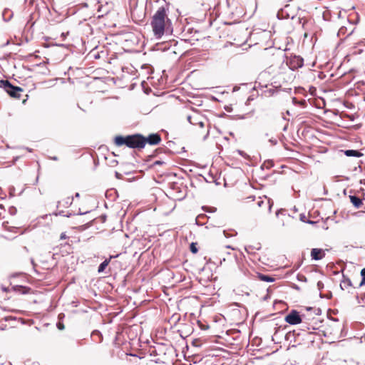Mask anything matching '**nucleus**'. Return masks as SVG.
Instances as JSON below:
<instances>
[{"instance_id": "f257e3e1", "label": "nucleus", "mask_w": 365, "mask_h": 365, "mask_svg": "<svg viewBox=\"0 0 365 365\" xmlns=\"http://www.w3.org/2000/svg\"><path fill=\"white\" fill-rule=\"evenodd\" d=\"M243 207L252 215L258 217H264L271 212L272 203L267 197L248 196L243 199Z\"/></svg>"}, {"instance_id": "f03ea898", "label": "nucleus", "mask_w": 365, "mask_h": 365, "mask_svg": "<svg viewBox=\"0 0 365 365\" xmlns=\"http://www.w3.org/2000/svg\"><path fill=\"white\" fill-rule=\"evenodd\" d=\"M144 135L140 133L116 135L113 139L114 144L118 147L125 145L131 149L141 150L144 148Z\"/></svg>"}, {"instance_id": "7ed1b4c3", "label": "nucleus", "mask_w": 365, "mask_h": 365, "mask_svg": "<svg viewBox=\"0 0 365 365\" xmlns=\"http://www.w3.org/2000/svg\"><path fill=\"white\" fill-rule=\"evenodd\" d=\"M285 56L282 51L272 53L267 57V64L271 72L276 74H282L285 71Z\"/></svg>"}, {"instance_id": "20e7f679", "label": "nucleus", "mask_w": 365, "mask_h": 365, "mask_svg": "<svg viewBox=\"0 0 365 365\" xmlns=\"http://www.w3.org/2000/svg\"><path fill=\"white\" fill-rule=\"evenodd\" d=\"M1 86L12 98L20 99L23 89L18 86H12L8 81H1Z\"/></svg>"}, {"instance_id": "39448f33", "label": "nucleus", "mask_w": 365, "mask_h": 365, "mask_svg": "<svg viewBox=\"0 0 365 365\" xmlns=\"http://www.w3.org/2000/svg\"><path fill=\"white\" fill-rule=\"evenodd\" d=\"M304 316V314L300 315L297 310L292 309L285 316L284 321L291 325L299 324L303 321Z\"/></svg>"}, {"instance_id": "423d86ee", "label": "nucleus", "mask_w": 365, "mask_h": 365, "mask_svg": "<svg viewBox=\"0 0 365 365\" xmlns=\"http://www.w3.org/2000/svg\"><path fill=\"white\" fill-rule=\"evenodd\" d=\"M168 8L164 6L160 7L153 16L152 23H170V20L168 19L166 11Z\"/></svg>"}, {"instance_id": "0eeeda50", "label": "nucleus", "mask_w": 365, "mask_h": 365, "mask_svg": "<svg viewBox=\"0 0 365 365\" xmlns=\"http://www.w3.org/2000/svg\"><path fill=\"white\" fill-rule=\"evenodd\" d=\"M284 64L285 69L287 68V66H289L290 69L296 70L303 66L304 60L302 57L299 56H290V58L287 61V62H284Z\"/></svg>"}, {"instance_id": "6e6552de", "label": "nucleus", "mask_w": 365, "mask_h": 365, "mask_svg": "<svg viewBox=\"0 0 365 365\" xmlns=\"http://www.w3.org/2000/svg\"><path fill=\"white\" fill-rule=\"evenodd\" d=\"M153 30L156 38H160L166 33L170 34L172 30L170 28V24H153Z\"/></svg>"}, {"instance_id": "1a4fd4ad", "label": "nucleus", "mask_w": 365, "mask_h": 365, "mask_svg": "<svg viewBox=\"0 0 365 365\" xmlns=\"http://www.w3.org/2000/svg\"><path fill=\"white\" fill-rule=\"evenodd\" d=\"M144 147L146 144L149 145H157L161 143V136L158 133H151L148 136H144Z\"/></svg>"}, {"instance_id": "9d476101", "label": "nucleus", "mask_w": 365, "mask_h": 365, "mask_svg": "<svg viewBox=\"0 0 365 365\" xmlns=\"http://www.w3.org/2000/svg\"><path fill=\"white\" fill-rule=\"evenodd\" d=\"M325 256V252L322 249L314 248L311 251V257L312 259L320 260Z\"/></svg>"}, {"instance_id": "9b49d317", "label": "nucleus", "mask_w": 365, "mask_h": 365, "mask_svg": "<svg viewBox=\"0 0 365 365\" xmlns=\"http://www.w3.org/2000/svg\"><path fill=\"white\" fill-rule=\"evenodd\" d=\"M307 320H308V318L304 315L303 317V321L300 323V324H302L301 330L307 331L309 334H313L314 331L316 330L317 328L314 325H311L310 327H308Z\"/></svg>"}, {"instance_id": "f8f14e48", "label": "nucleus", "mask_w": 365, "mask_h": 365, "mask_svg": "<svg viewBox=\"0 0 365 365\" xmlns=\"http://www.w3.org/2000/svg\"><path fill=\"white\" fill-rule=\"evenodd\" d=\"M307 320H308V318L304 315L303 317V321L300 323V324H302L301 330L307 331L309 334H313L314 331L316 330L317 328L314 325H311L310 327H308Z\"/></svg>"}, {"instance_id": "ddd939ff", "label": "nucleus", "mask_w": 365, "mask_h": 365, "mask_svg": "<svg viewBox=\"0 0 365 365\" xmlns=\"http://www.w3.org/2000/svg\"><path fill=\"white\" fill-rule=\"evenodd\" d=\"M349 199L356 208H360L363 205L361 199L356 195H349Z\"/></svg>"}, {"instance_id": "4468645a", "label": "nucleus", "mask_w": 365, "mask_h": 365, "mask_svg": "<svg viewBox=\"0 0 365 365\" xmlns=\"http://www.w3.org/2000/svg\"><path fill=\"white\" fill-rule=\"evenodd\" d=\"M256 277L258 279L266 282H272L275 280L274 277L262 273H257Z\"/></svg>"}, {"instance_id": "2eb2a0df", "label": "nucleus", "mask_w": 365, "mask_h": 365, "mask_svg": "<svg viewBox=\"0 0 365 365\" xmlns=\"http://www.w3.org/2000/svg\"><path fill=\"white\" fill-rule=\"evenodd\" d=\"M345 155L348 157H361L362 153L356 150H346L344 152Z\"/></svg>"}, {"instance_id": "dca6fc26", "label": "nucleus", "mask_w": 365, "mask_h": 365, "mask_svg": "<svg viewBox=\"0 0 365 365\" xmlns=\"http://www.w3.org/2000/svg\"><path fill=\"white\" fill-rule=\"evenodd\" d=\"M114 256H110L109 259H106V260H104L98 267V272H103L105 269L106 268V267L108 265V264L110 263V259L112 258H113Z\"/></svg>"}, {"instance_id": "f3484780", "label": "nucleus", "mask_w": 365, "mask_h": 365, "mask_svg": "<svg viewBox=\"0 0 365 365\" xmlns=\"http://www.w3.org/2000/svg\"><path fill=\"white\" fill-rule=\"evenodd\" d=\"M197 242H192L190 245V250L192 253L196 254L198 252L197 249Z\"/></svg>"}, {"instance_id": "a211bd4d", "label": "nucleus", "mask_w": 365, "mask_h": 365, "mask_svg": "<svg viewBox=\"0 0 365 365\" xmlns=\"http://www.w3.org/2000/svg\"><path fill=\"white\" fill-rule=\"evenodd\" d=\"M361 276L362 279L361 282L359 283L360 287L365 285V267L361 270Z\"/></svg>"}, {"instance_id": "6ab92c4d", "label": "nucleus", "mask_w": 365, "mask_h": 365, "mask_svg": "<svg viewBox=\"0 0 365 365\" xmlns=\"http://www.w3.org/2000/svg\"><path fill=\"white\" fill-rule=\"evenodd\" d=\"M358 302L361 304V306H365V292L358 297Z\"/></svg>"}, {"instance_id": "aec40b11", "label": "nucleus", "mask_w": 365, "mask_h": 365, "mask_svg": "<svg viewBox=\"0 0 365 365\" xmlns=\"http://www.w3.org/2000/svg\"><path fill=\"white\" fill-rule=\"evenodd\" d=\"M197 324L199 325V327H200V329L202 330H207L208 328H209V326L208 325H204L202 322H200V321L197 322Z\"/></svg>"}, {"instance_id": "412c9836", "label": "nucleus", "mask_w": 365, "mask_h": 365, "mask_svg": "<svg viewBox=\"0 0 365 365\" xmlns=\"http://www.w3.org/2000/svg\"><path fill=\"white\" fill-rule=\"evenodd\" d=\"M317 319L315 318H312V319L311 320V322H309V319L307 320V325L308 327H310L311 325H314L315 326L317 324Z\"/></svg>"}, {"instance_id": "4be33fe9", "label": "nucleus", "mask_w": 365, "mask_h": 365, "mask_svg": "<svg viewBox=\"0 0 365 365\" xmlns=\"http://www.w3.org/2000/svg\"><path fill=\"white\" fill-rule=\"evenodd\" d=\"M57 327H58V329L63 330L64 329V324L63 323H61V322H58L57 324Z\"/></svg>"}, {"instance_id": "5701e85b", "label": "nucleus", "mask_w": 365, "mask_h": 365, "mask_svg": "<svg viewBox=\"0 0 365 365\" xmlns=\"http://www.w3.org/2000/svg\"><path fill=\"white\" fill-rule=\"evenodd\" d=\"M67 238H68V237L66 235V234L65 232H62L61 234V236H60L61 240H66Z\"/></svg>"}, {"instance_id": "b1692460", "label": "nucleus", "mask_w": 365, "mask_h": 365, "mask_svg": "<svg viewBox=\"0 0 365 365\" xmlns=\"http://www.w3.org/2000/svg\"><path fill=\"white\" fill-rule=\"evenodd\" d=\"M283 15H284V11L283 10H282V11H279L277 13V16H278L279 19H280V16H283Z\"/></svg>"}, {"instance_id": "393cba45", "label": "nucleus", "mask_w": 365, "mask_h": 365, "mask_svg": "<svg viewBox=\"0 0 365 365\" xmlns=\"http://www.w3.org/2000/svg\"><path fill=\"white\" fill-rule=\"evenodd\" d=\"M163 164V162L160 161V160H157L155 161L153 164V166L155 165H162Z\"/></svg>"}, {"instance_id": "a878e982", "label": "nucleus", "mask_w": 365, "mask_h": 365, "mask_svg": "<svg viewBox=\"0 0 365 365\" xmlns=\"http://www.w3.org/2000/svg\"><path fill=\"white\" fill-rule=\"evenodd\" d=\"M196 123L198 124L201 128L204 127V123L202 121H199Z\"/></svg>"}, {"instance_id": "bb28decb", "label": "nucleus", "mask_w": 365, "mask_h": 365, "mask_svg": "<svg viewBox=\"0 0 365 365\" xmlns=\"http://www.w3.org/2000/svg\"><path fill=\"white\" fill-rule=\"evenodd\" d=\"M187 119H188V120H189V122H190V123H192V124H194V123H193V122L191 120V119H192V117H191V116H188Z\"/></svg>"}, {"instance_id": "cd10ccee", "label": "nucleus", "mask_w": 365, "mask_h": 365, "mask_svg": "<svg viewBox=\"0 0 365 365\" xmlns=\"http://www.w3.org/2000/svg\"><path fill=\"white\" fill-rule=\"evenodd\" d=\"M283 3H288V2H290L292 1V0H280Z\"/></svg>"}, {"instance_id": "c85d7f7f", "label": "nucleus", "mask_w": 365, "mask_h": 365, "mask_svg": "<svg viewBox=\"0 0 365 365\" xmlns=\"http://www.w3.org/2000/svg\"><path fill=\"white\" fill-rule=\"evenodd\" d=\"M299 103H300L301 106H304V105H306V101H302Z\"/></svg>"}, {"instance_id": "c756f323", "label": "nucleus", "mask_w": 365, "mask_h": 365, "mask_svg": "<svg viewBox=\"0 0 365 365\" xmlns=\"http://www.w3.org/2000/svg\"><path fill=\"white\" fill-rule=\"evenodd\" d=\"M309 223H310V224H314V222L309 220Z\"/></svg>"}, {"instance_id": "7c9ffc66", "label": "nucleus", "mask_w": 365, "mask_h": 365, "mask_svg": "<svg viewBox=\"0 0 365 365\" xmlns=\"http://www.w3.org/2000/svg\"><path fill=\"white\" fill-rule=\"evenodd\" d=\"M76 197H79V193H78V192H77V193L76 194Z\"/></svg>"}]
</instances>
